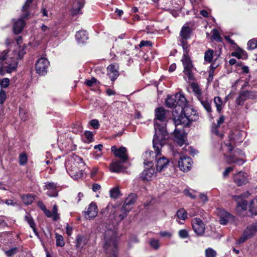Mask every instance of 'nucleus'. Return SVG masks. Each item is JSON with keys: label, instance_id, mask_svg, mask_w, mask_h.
Returning a JSON list of instances; mask_svg holds the SVG:
<instances>
[{"label": "nucleus", "instance_id": "1", "mask_svg": "<svg viewBox=\"0 0 257 257\" xmlns=\"http://www.w3.org/2000/svg\"><path fill=\"white\" fill-rule=\"evenodd\" d=\"M130 208L117 206L112 207L109 215L108 223L110 222L111 225H109L107 230L105 233V243L104 248L108 257H117V239L116 235L112 230L115 225L119 223L127 216V212Z\"/></svg>", "mask_w": 257, "mask_h": 257}, {"label": "nucleus", "instance_id": "2", "mask_svg": "<svg viewBox=\"0 0 257 257\" xmlns=\"http://www.w3.org/2000/svg\"><path fill=\"white\" fill-rule=\"evenodd\" d=\"M25 47H19L18 52L14 55H8V52L4 51L0 53V74L4 75L5 73H11L15 71L18 65L17 59H21L25 54Z\"/></svg>", "mask_w": 257, "mask_h": 257}, {"label": "nucleus", "instance_id": "3", "mask_svg": "<svg viewBox=\"0 0 257 257\" xmlns=\"http://www.w3.org/2000/svg\"><path fill=\"white\" fill-rule=\"evenodd\" d=\"M178 112V114L174 117L172 122L176 125L189 126L192 121H195L198 118L196 111L187 105V102L183 107L179 106Z\"/></svg>", "mask_w": 257, "mask_h": 257}, {"label": "nucleus", "instance_id": "4", "mask_svg": "<svg viewBox=\"0 0 257 257\" xmlns=\"http://www.w3.org/2000/svg\"><path fill=\"white\" fill-rule=\"evenodd\" d=\"M156 118L154 120V127L155 134L154 136L168 139V132L167 127L168 126V122L167 121L166 117V111L163 107H159L155 110Z\"/></svg>", "mask_w": 257, "mask_h": 257}, {"label": "nucleus", "instance_id": "5", "mask_svg": "<svg viewBox=\"0 0 257 257\" xmlns=\"http://www.w3.org/2000/svg\"><path fill=\"white\" fill-rule=\"evenodd\" d=\"M167 140L165 138L154 136L153 140V146L154 152L152 151H146L144 155V165L145 166L153 167V161L160 154L162 147L167 143Z\"/></svg>", "mask_w": 257, "mask_h": 257}, {"label": "nucleus", "instance_id": "6", "mask_svg": "<svg viewBox=\"0 0 257 257\" xmlns=\"http://www.w3.org/2000/svg\"><path fill=\"white\" fill-rule=\"evenodd\" d=\"M66 167L70 176L74 180L80 179L83 175L84 163L81 158L75 156L71 158L66 164Z\"/></svg>", "mask_w": 257, "mask_h": 257}, {"label": "nucleus", "instance_id": "7", "mask_svg": "<svg viewBox=\"0 0 257 257\" xmlns=\"http://www.w3.org/2000/svg\"><path fill=\"white\" fill-rule=\"evenodd\" d=\"M186 103V99L181 93H176L175 95H168L166 99V104L168 107H174L172 112L173 116L178 114L179 106L183 107Z\"/></svg>", "mask_w": 257, "mask_h": 257}, {"label": "nucleus", "instance_id": "8", "mask_svg": "<svg viewBox=\"0 0 257 257\" xmlns=\"http://www.w3.org/2000/svg\"><path fill=\"white\" fill-rule=\"evenodd\" d=\"M185 52L183 54V57L182 59V62L184 66L183 73L186 76L190 82L191 80H194V77L192 70L193 69V65L192 61L188 55V50H184Z\"/></svg>", "mask_w": 257, "mask_h": 257}, {"label": "nucleus", "instance_id": "9", "mask_svg": "<svg viewBox=\"0 0 257 257\" xmlns=\"http://www.w3.org/2000/svg\"><path fill=\"white\" fill-rule=\"evenodd\" d=\"M243 132L235 130L229 134L228 138L229 143H225L224 146L226 148L227 151H231L233 149V143H240L243 139Z\"/></svg>", "mask_w": 257, "mask_h": 257}, {"label": "nucleus", "instance_id": "10", "mask_svg": "<svg viewBox=\"0 0 257 257\" xmlns=\"http://www.w3.org/2000/svg\"><path fill=\"white\" fill-rule=\"evenodd\" d=\"M172 122V120L170 122H168V126L167 127V130L168 134L169 132L170 133L173 132V130L170 128V125H175V128L173 131L174 137L178 145L181 147L184 144L185 133L184 131L181 130V128H178L179 125H176L173 122Z\"/></svg>", "mask_w": 257, "mask_h": 257}, {"label": "nucleus", "instance_id": "11", "mask_svg": "<svg viewBox=\"0 0 257 257\" xmlns=\"http://www.w3.org/2000/svg\"><path fill=\"white\" fill-rule=\"evenodd\" d=\"M215 213L218 216L219 221L221 224L226 225L234 221V217L222 209H218Z\"/></svg>", "mask_w": 257, "mask_h": 257}, {"label": "nucleus", "instance_id": "12", "mask_svg": "<svg viewBox=\"0 0 257 257\" xmlns=\"http://www.w3.org/2000/svg\"><path fill=\"white\" fill-rule=\"evenodd\" d=\"M193 80H191L190 82L188 79V82L190 83V86L192 91L195 94L203 107L207 111H209V102L206 98L205 99H203L201 95L200 89H199L198 85L193 82Z\"/></svg>", "mask_w": 257, "mask_h": 257}, {"label": "nucleus", "instance_id": "13", "mask_svg": "<svg viewBox=\"0 0 257 257\" xmlns=\"http://www.w3.org/2000/svg\"><path fill=\"white\" fill-rule=\"evenodd\" d=\"M49 65V62L47 59L43 57L40 58L36 64V72L41 75H45Z\"/></svg>", "mask_w": 257, "mask_h": 257}, {"label": "nucleus", "instance_id": "14", "mask_svg": "<svg viewBox=\"0 0 257 257\" xmlns=\"http://www.w3.org/2000/svg\"><path fill=\"white\" fill-rule=\"evenodd\" d=\"M192 163V159L190 157L181 156L178 161V165L181 171L187 172L191 169Z\"/></svg>", "mask_w": 257, "mask_h": 257}, {"label": "nucleus", "instance_id": "15", "mask_svg": "<svg viewBox=\"0 0 257 257\" xmlns=\"http://www.w3.org/2000/svg\"><path fill=\"white\" fill-rule=\"evenodd\" d=\"M111 151L115 157H118L122 163H125L128 159L126 149L123 147L117 149L116 146H112Z\"/></svg>", "mask_w": 257, "mask_h": 257}, {"label": "nucleus", "instance_id": "16", "mask_svg": "<svg viewBox=\"0 0 257 257\" xmlns=\"http://www.w3.org/2000/svg\"><path fill=\"white\" fill-rule=\"evenodd\" d=\"M191 29L188 26H183L180 32L181 44L184 50L188 49L187 40L190 37Z\"/></svg>", "mask_w": 257, "mask_h": 257}, {"label": "nucleus", "instance_id": "17", "mask_svg": "<svg viewBox=\"0 0 257 257\" xmlns=\"http://www.w3.org/2000/svg\"><path fill=\"white\" fill-rule=\"evenodd\" d=\"M155 160L156 162V170L161 172L168 167L169 161L167 158L162 155L161 152Z\"/></svg>", "mask_w": 257, "mask_h": 257}, {"label": "nucleus", "instance_id": "18", "mask_svg": "<svg viewBox=\"0 0 257 257\" xmlns=\"http://www.w3.org/2000/svg\"><path fill=\"white\" fill-rule=\"evenodd\" d=\"M192 226L194 232L198 235H202L204 232V225L199 218H195L192 219Z\"/></svg>", "mask_w": 257, "mask_h": 257}, {"label": "nucleus", "instance_id": "19", "mask_svg": "<svg viewBox=\"0 0 257 257\" xmlns=\"http://www.w3.org/2000/svg\"><path fill=\"white\" fill-rule=\"evenodd\" d=\"M244 154L241 151H236L233 155H230L227 159V162L229 164L232 163H237L239 165H242L244 160L242 157Z\"/></svg>", "mask_w": 257, "mask_h": 257}, {"label": "nucleus", "instance_id": "20", "mask_svg": "<svg viewBox=\"0 0 257 257\" xmlns=\"http://www.w3.org/2000/svg\"><path fill=\"white\" fill-rule=\"evenodd\" d=\"M145 169L141 174V177L143 180H151L156 173V170L153 167L145 166Z\"/></svg>", "mask_w": 257, "mask_h": 257}, {"label": "nucleus", "instance_id": "21", "mask_svg": "<svg viewBox=\"0 0 257 257\" xmlns=\"http://www.w3.org/2000/svg\"><path fill=\"white\" fill-rule=\"evenodd\" d=\"M117 65L110 64L107 68V74L111 81H114L119 75Z\"/></svg>", "mask_w": 257, "mask_h": 257}, {"label": "nucleus", "instance_id": "22", "mask_svg": "<svg viewBox=\"0 0 257 257\" xmlns=\"http://www.w3.org/2000/svg\"><path fill=\"white\" fill-rule=\"evenodd\" d=\"M233 179L234 182L238 186L246 184L248 182L246 174L241 171L235 174Z\"/></svg>", "mask_w": 257, "mask_h": 257}, {"label": "nucleus", "instance_id": "23", "mask_svg": "<svg viewBox=\"0 0 257 257\" xmlns=\"http://www.w3.org/2000/svg\"><path fill=\"white\" fill-rule=\"evenodd\" d=\"M98 212L97 207L96 204L91 203L86 212H85V218L87 219H91L95 217Z\"/></svg>", "mask_w": 257, "mask_h": 257}, {"label": "nucleus", "instance_id": "24", "mask_svg": "<svg viewBox=\"0 0 257 257\" xmlns=\"http://www.w3.org/2000/svg\"><path fill=\"white\" fill-rule=\"evenodd\" d=\"M45 188L48 190L47 194L50 197H56L58 196L57 186L53 182L46 183Z\"/></svg>", "mask_w": 257, "mask_h": 257}, {"label": "nucleus", "instance_id": "25", "mask_svg": "<svg viewBox=\"0 0 257 257\" xmlns=\"http://www.w3.org/2000/svg\"><path fill=\"white\" fill-rule=\"evenodd\" d=\"M26 18H23L22 16H21V18L15 22L13 29L15 34H18L22 32L26 25V23L24 20Z\"/></svg>", "mask_w": 257, "mask_h": 257}, {"label": "nucleus", "instance_id": "26", "mask_svg": "<svg viewBox=\"0 0 257 257\" xmlns=\"http://www.w3.org/2000/svg\"><path fill=\"white\" fill-rule=\"evenodd\" d=\"M234 200L237 202V209L245 210L247 209V202L241 198V196H235Z\"/></svg>", "mask_w": 257, "mask_h": 257}, {"label": "nucleus", "instance_id": "27", "mask_svg": "<svg viewBox=\"0 0 257 257\" xmlns=\"http://www.w3.org/2000/svg\"><path fill=\"white\" fill-rule=\"evenodd\" d=\"M88 241V238L83 235H79L76 237V247L82 248L85 247Z\"/></svg>", "mask_w": 257, "mask_h": 257}, {"label": "nucleus", "instance_id": "28", "mask_svg": "<svg viewBox=\"0 0 257 257\" xmlns=\"http://www.w3.org/2000/svg\"><path fill=\"white\" fill-rule=\"evenodd\" d=\"M75 38L78 43H83L87 40L88 35L85 31L81 30L76 33Z\"/></svg>", "mask_w": 257, "mask_h": 257}, {"label": "nucleus", "instance_id": "29", "mask_svg": "<svg viewBox=\"0 0 257 257\" xmlns=\"http://www.w3.org/2000/svg\"><path fill=\"white\" fill-rule=\"evenodd\" d=\"M137 198V195L135 194H131L128 195V196L125 199L124 201L123 206L125 208H130L131 209L130 206L135 204Z\"/></svg>", "mask_w": 257, "mask_h": 257}, {"label": "nucleus", "instance_id": "30", "mask_svg": "<svg viewBox=\"0 0 257 257\" xmlns=\"http://www.w3.org/2000/svg\"><path fill=\"white\" fill-rule=\"evenodd\" d=\"M121 161H115L111 163L110 167V170L113 172L118 173L123 169Z\"/></svg>", "mask_w": 257, "mask_h": 257}, {"label": "nucleus", "instance_id": "31", "mask_svg": "<svg viewBox=\"0 0 257 257\" xmlns=\"http://www.w3.org/2000/svg\"><path fill=\"white\" fill-rule=\"evenodd\" d=\"M244 231L250 237L254 235L257 232V222L248 225Z\"/></svg>", "mask_w": 257, "mask_h": 257}, {"label": "nucleus", "instance_id": "32", "mask_svg": "<svg viewBox=\"0 0 257 257\" xmlns=\"http://www.w3.org/2000/svg\"><path fill=\"white\" fill-rule=\"evenodd\" d=\"M84 0H77L73 4L72 13L73 14H77L80 13V10L83 7Z\"/></svg>", "mask_w": 257, "mask_h": 257}, {"label": "nucleus", "instance_id": "33", "mask_svg": "<svg viewBox=\"0 0 257 257\" xmlns=\"http://www.w3.org/2000/svg\"><path fill=\"white\" fill-rule=\"evenodd\" d=\"M33 0H27L24 5L23 6L22 10L23 14L21 16H22L23 18H27L29 16V10L30 6L33 2Z\"/></svg>", "mask_w": 257, "mask_h": 257}, {"label": "nucleus", "instance_id": "34", "mask_svg": "<svg viewBox=\"0 0 257 257\" xmlns=\"http://www.w3.org/2000/svg\"><path fill=\"white\" fill-rule=\"evenodd\" d=\"M248 99L246 91H242L239 93L238 97L236 99V103L238 105H242L244 102Z\"/></svg>", "mask_w": 257, "mask_h": 257}, {"label": "nucleus", "instance_id": "35", "mask_svg": "<svg viewBox=\"0 0 257 257\" xmlns=\"http://www.w3.org/2000/svg\"><path fill=\"white\" fill-rule=\"evenodd\" d=\"M25 220L28 222L30 227L33 229L34 233L36 235H38V233L36 230V228L35 227V223L34 222V220L30 215L27 214L25 216Z\"/></svg>", "mask_w": 257, "mask_h": 257}, {"label": "nucleus", "instance_id": "36", "mask_svg": "<svg viewBox=\"0 0 257 257\" xmlns=\"http://www.w3.org/2000/svg\"><path fill=\"white\" fill-rule=\"evenodd\" d=\"M176 216L179 219L184 220L187 218V213L184 208H181L177 211Z\"/></svg>", "mask_w": 257, "mask_h": 257}, {"label": "nucleus", "instance_id": "37", "mask_svg": "<svg viewBox=\"0 0 257 257\" xmlns=\"http://www.w3.org/2000/svg\"><path fill=\"white\" fill-rule=\"evenodd\" d=\"M22 199L25 204L29 205L32 203L34 200V198L32 195L27 194L22 196Z\"/></svg>", "mask_w": 257, "mask_h": 257}, {"label": "nucleus", "instance_id": "38", "mask_svg": "<svg viewBox=\"0 0 257 257\" xmlns=\"http://www.w3.org/2000/svg\"><path fill=\"white\" fill-rule=\"evenodd\" d=\"M214 103L216 107L217 110L219 112L222 107V102L219 97H215L214 98Z\"/></svg>", "mask_w": 257, "mask_h": 257}, {"label": "nucleus", "instance_id": "39", "mask_svg": "<svg viewBox=\"0 0 257 257\" xmlns=\"http://www.w3.org/2000/svg\"><path fill=\"white\" fill-rule=\"evenodd\" d=\"M120 194L119 189L117 187H114L110 191V196L112 198L115 199L117 198Z\"/></svg>", "mask_w": 257, "mask_h": 257}, {"label": "nucleus", "instance_id": "40", "mask_svg": "<svg viewBox=\"0 0 257 257\" xmlns=\"http://www.w3.org/2000/svg\"><path fill=\"white\" fill-rule=\"evenodd\" d=\"M56 239V244L57 246H63L65 244L63 237L62 235L58 234L57 233L55 234Z\"/></svg>", "mask_w": 257, "mask_h": 257}, {"label": "nucleus", "instance_id": "41", "mask_svg": "<svg viewBox=\"0 0 257 257\" xmlns=\"http://www.w3.org/2000/svg\"><path fill=\"white\" fill-rule=\"evenodd\" d=\"M28 161V157L27 155L24 153H21L19 156V164L21 165H25Z\"/></svg>", "mask_w": 257, "mask_h": 257}, {"label": "nucleus", "instance_id": "42", "mask_svg": "<svg viewBox=\"0 0 257 257\" xmlns=\"http://www.w3.org/2000/svg\"><path fill=\"white\" fill-rule=\"evenodd\" d=\"M212 39L217 42H220L221 41V38L220 36V33L217 29H214L212 30Z\"/></svg>", "mask_w": 257, "mask_h": 257}, {"label": "nucleus", "instance_id": "43", "mask_svg": "<svg viewBox=\"0 0 257 257\" xmlns=\"http://www.w3.org/2000/svg\"><path fill=\"white\" fill-rule=\"evenodd\" d=\"M247 48L249 49H254L257 48V39H253L248 42Z\"/></svg>", "mask_w": 257, "mask_h": 257}, {"label": "nucleus", "instance_id": "44", "mask_svg": "<svg viewBox=\"0 0 257 257\" xmlns=\"http://www.w3.org/2000/svg\"><path fill=\"white\" fill-rule=\"evenodd\" d=\"M249 208L250 211L252 214L257 215V203L256 202L253 204L251 201L249 204Z\"/></svg>", "mask_w": 257, "mask_h": 257}, {"label": "nucleus", "instance_id": "45", "mask_svg": "<svg viewBox=\"0 0 257 257\" xmlns=\"http://www.w3.org/2000/svg\"><path fill=\"white\" fill-rule=\"evenodd\" d=\"M150 245L154 248L157 249L160 247L159 241L158 239H152L150 241Z\"/></svg>", "mask_w": 257, "mask_h": 257}, {"label": "nucleus", "instance_id": "46", "mask_svg": "<svg viewBox=\"0 0 257 257\" xmlns=\"http://www.w3.org/2000/svg\"><path fill=\"white\" fill-rule=\"evenodd\" d=\"M52 212L53 214V220L56 221L59 219V214L58 213V207L56 205H54L53 207Z\"/></svg>", "mask_w": 257, "mask_h": 257}, {"label": "nucleus", "instance_id": "47", "mask_svg": "<svg viewBox=\"0 0 257 257\" xmlns=\"http://www.w3.org/2000/svg\"><path fill=\"white\" fill-rule=\"evenodd\" d=\"M9 83H10V80H9V79L7 78H5L4 79L0 80V86H1L0 88L7 87L9 85Z\"/></svg>", "mask_w": 257, "mask_h": 257}, {"label": "nucleus", "instance_id": "48", "mask_svg": "<svg viewBox=\"0 0 257 257\" xmlns=\"http://www.w3.org/2000/svg\"><path fill=\"white\" fill-rule=\"evenodd\" d=\"M97 83H99L97 80L94 78L92 77L90 80H87L86 81V84L89 87L93 86L96 85Z\"/></svg>", "mask_w": 257, "mask_h": 257}, {"label": "nucleus", "instance_id": "49", "mask_svg": "<svg viewBox=\"0 0 257 257\" xmlns=\"http://www.w3.org/2000/svg\"><path fill=\"white\" fill-rule=\"evenodd\" d=\"M248 99H255L257 98V92L255 91H246Z\"/></svg>", "mask_w": 257, "mask_h": 257}, {"label": "nucleus", "instance_id": "50", "mask_svg": "<svg viewBox=\"0 0 257 257\" xmlns=\"http://www.w3.org/2000/svg\"><path fill=\"white\" fill-rule=\"evenodd\" d=\"M249 238H250V237H249V236L247 235V234L246 233V232L245 231H244L242 236L238 240V243H243Z\"/></svg>", "mask_w": 257, "mask_h": 257}, {"label": "nucleus", "instance_id": "51", "mask_svg": "<svg viewBox=\"0 0 257 257\" xmlns=\"http://www.w3.org/2000/svg\"><path fill=\"white\" fill-rule=\"evenodd\" d=\"M18 248L17 247L13 248L9 250L5 251V254L9 257H10L16 253Z\"/></svg>", "mask_w": 257, "mask_h": 257}, {"label": "nucleus", "instance_id": "52", "mask_svg": "<svg viewBox=\"0 0 257 257\" xmlns=\"http://www.w3.org/2000/svg\"><path fill=\"white\" fill-rule=\"evenodd\" d=\"M6 98V94L3 90L2 88H0V103L2 104Z\"/></svg>", "mask_w": 257, "mask_h": 257}, {"label": "nucleus", "instance_id": "53", "mask_svg": "<svg viewBox=\"0 0 257 257\" xmlns=\"http://www.w3.org/2000/svg\"><path fill=\"white\" fill-rule=\"evenodd\" d=\"M90 125L95 129L98 128L99 126V123L97 119H92L90 121Z\"/></svg>", "mask_w": 257, "mask_h": 257}, {"label": "nucleus", "instance_id": "54", "mask_svg": "<svg viewBox=\"0 0 257 257\" xmlns=\"http://www.w3.org/2000/svg\"><path fill=\"white\" fill-rule=\"evenodd\" d=\"M199 198L201 202L203 204L205 203L207 201V196L206 194L200 193Z\"/></svg>", "mask_w": 257, "mask_h": 257}, {"label": "nucleus", "instance_id": "55", "mask_svg": "<svg viewBox=\"0 0 257 257\" xmlns=\"http://www.w3.org/2000/svg\"><path fill=\"white\" fill-rule=\"evenodd\" d=\"M179 235L180 237L184 238H186L188 236V232L186 230L182 229L179 231Z\"/></svg>", "mask_w": 257, "mask_h": 257}, {"label": "nucleus", "instance_id": "56", "mask_svg": "<svg viewBox=\"0 0 257 257\" xmlns=\"http://www.w3.org/2000/svg\"><path fill=\"white\" fill-rule=\"evenodd\" d=\"M42 209L44 210V212H45V215L48 217H52L53 218V212L52 211L51 212V211H50L49 210H47L46 209L45 207L44 206V208H42Z\"/></svg>", "mask_w": 257, "mask_h": 257}, {"label": "nucleus", "instance_id": "57", "mask_svg": "<svg viewBox=\"0 0 257 257\" xmlns=\"http://www.w3.org/2000/svg\"><path fill=\"white\" fill-rule=\"evenodd\" d=\"M184 194L191 198V199H194L195 198V196L194 195H193L192 193L188 189H185L184 191Z\"/></svg>", "mask_w": 257, "mask_h": 257}, {"label": "nucleus", "instance_id": "58", "mask_svg": "<svg viewBox=\"0 0 257 257\" xmlns=\"http://www.w3.org/2000/svg\"><path fill=\"white\" fill-rule=\"evenodd\" d=\"M152 45V43L149 41H142L139 44V47L142 48L144 46H151Z\"/></svg>", "mask_w": 257, "mask_h": 257}, {"label": "nucleus", "instance_id": "59", "mask_svg": "<svg viewBox=\"0 0 257 257\" xmlns=\"http://www.w3.org/2000/svg\"><path fill=\"white\" fill-rule=\"evenodd\" d=\"M187 151H188L189 154L193 156H194L197 153V150L193 149L191 147H188V149H187Z\"/></svg>", "mask_w": 257, "mask_h": 257}, {"label": "nucleus", "instance_id": "60", "mask_svg": "<svg viewBox=\"0 0 257 257\" xmlns=\"http://www.w3.org/2000/svg\"><path fill=\"white\" fill-rule=\"evenodd\" d=\"M233 170V168L229 167L227 168L223 172V176L226 177Z\"/></svg>", "mask_w": 257, "mask_h": 257}, {"label": "nucleus", "instance_id": "61", "mask_svg": "<svg viewBox=\"0 0 257 257\" xmlns=\"http://www.w3.org/2000/svg\"><path fill=\"white\" fill-rule=\"evenodd\" d=\"M85 136L89 141H91L92 139V133L90 131L86 132L85 133Z\"/></svg>", "mask_w": 257, "mask_h": 257}, {"label": "nucleus", "instance_id": "62", "mask_svg": "<svg viewBox=\"0 0 257 257\" xmlns=\"http://www.w3.org/2000/svg\"><path fill=\"white\" fill-rule=\"evenodd\" d=\"M66 233L67 234V235L68 236L71 235L72 234V227L68 225V224H67V226L66 227Z\"/></svg>", "mask_w": 257, "mask_h": 257}, {"label": "nucleus", "instance_id": "63", "mask_svg": "<svg viewBox=\"0 0 257 257\" xmlns=\"http://www.w3.org/2000/svg\"><path fill=\"white\" fill-rule=\"evenodd\" d=\"M41 30L43 32H46V34H48L50 32V29L47 26L43 25L41 27Z\"/></svg>", "mask_w": 257, "mask_h": 257}, {"label": "nucleus", "instance_id": "64", "mask_svg": "<svg viewBox=\"0 0 257 257\" xmlns=\"http://www.w3.org/2000/svg\"><path fill=\"white\" fill-rule=\"evenodd\" d=\"M101 187L100 185L98 184H94L92 185V190L94 192H96L98 190H99L100 189Z\"/></svg>", "mask_w": 257, "mask_h": 257}]
</instances>
